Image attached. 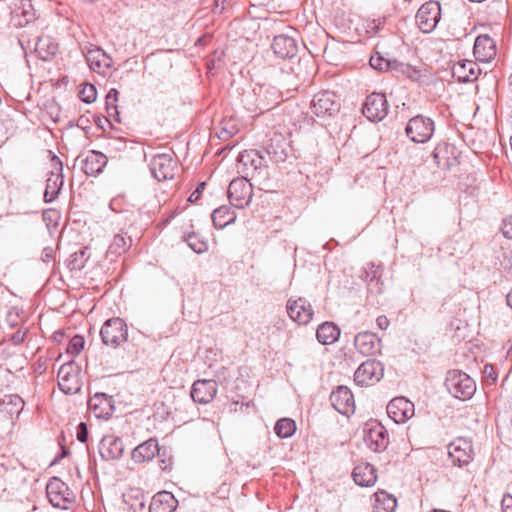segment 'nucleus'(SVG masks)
Returning a JSON list of instances; mask_svg holds the SVG:
<instances>
[{"instance_id": "obj_13", "label": "nucleus", "mask_w": 512, "mask_h": 512, "mask_svg": "<svg viewBox=\"0 0 512 512\" xmlns=\"http://www.w3.org/2000/svg\"><path fill=\"white\" fill-rule=\"evenodd\" d=\"M266 164L264 156L257 150H245L237 158V171L248 178Z\"/></svg>"}, {"instance_id": "obj_29", "label": "nucleus", "mask_w": 512, "mask_h": 512, "mask_svg": "<svg viewBox=\"0 0 512 512\" xmlns=\"http://www.w3.org/2000/svg\"><path fill=\"white\" fill-rule=\"evenodd\" d=\"M178 501L171 492L161 491L152 498L150 512H173L177 507Z\"/></svg>"}, {"instance_id": "obj_57", "label": "nucleus", "mask_w": 512, "mask_h": 512, "mask_svg": "<svg viewBox=\"0 0 512 512\" xmlns=\"http://www.w3.org/2000/svg\"><path fill=\"white\" fill-rule=\"evenodd\" d=\"M58 217H59V214L55 209H47L43 212V219L48 224L51 222L56 223Z\"/></svg>"}, {"instance_id": "obj_56", "label": "nucleus", "mask_w": 512, "mask_h": 512, "mask_svg": "<svg viewBox=\"0 0 512 512\" xmlns=\"http://www.w3.org/2000/svg\"><path fill=\"white\" fill-rule=\"evenodd\" d=\"M205 186H206L205 182L199 183L198 186L196 187V189L189 196L188 201L191 203L196 202L200 198L203 190L205 189Z\"/></svg>"}, {"instance_id": "obj_4", "label": "nucleus", "mask_w": 512, "mask_h": 512, "mask_svg": "<svg viewBox=\"0 0 512 512\" xmlns=\"http://www.w3.org/2000/svg\"><path fill=\"white\" fill-rule=\"evenodd\" d=\"M100 336L104 345L115 348L127 340V326L120 318L108 319L101 327Z\"/></svg>"}, {"instance_id": "obj_54", "label": "nucleus", "mask_w": 512, "mask_h": 512, "mask_svg": "<svg viewBox=\"0 0 512 512\" xmlns=\"http://www.w3.org/2000/svg\"><path fill=\"white\" fill-rule=\"evenodd\" d=\"M385 23V18L374 19L368 23L367 28L368 32H372L373 34H377Z\"/></svg>"}, {"instance_id": "obj_42", "label": "nucleus", "mask_w": 512, "mask_h": 512, "mask_svg": "<svg viewBox=\"0 0 512 512\" xmlns=\"http://www.w3.org/2000/svg\"><path fill=\"white\" fill-rule=\"evenodd\" d=\"M81 86L80 99L87 104L93 103L96 100V86L92 83H83Z\"/></svg>"}, {"instance_id": "obj_21", "label": "nucleus", "mask_w": 512, "mask_h": 512, "mask_svg": "<svg viewBox=\"0 0 512 512\" xmlns=\"http://www.w3.org/2000/svg\"><path fill=\"white\" fill-rule=\"evenodd\" d=\"M288 143L281 133L274 132L264 146V152L274 163L284 162L287 158Z\"/></svg>"}, {"instance_id": "obj_20", "label": "nucleus", "mask_w": 512, "mask_h": 512, "mask_svg": "<svg viewBox=\"0 0 512 512\" xmlns=\"http://www.w3.org/2000/svg\"><path fill=\"white\" fill-rule=\"evenodd\" d=\"M174 161L168 154L155 155L150 162V171L155 179L163 181L174 177Z\"/></svg>"}, {"instance_id": "obj_25", "label": "nucleus", "mask_w": 512, "mask_h": 512, "mask_svg": "<svg viewBox=\"0 0 512 512\" xmlns=\"http://www.w3.org/2000/svg\"><path fill=\"white\" fill-rule=\"evenodd\" d=\"M473 54L478 61L488 62L496 54L494 40L488 35H479L474 43Z\"/></svg>"}, {"instance_id": "obj_6", "label": "nucleus", "mask_w": 512, "mask_h": 512, "mask_svg": "<svg viewBox=\"0 0 512 512\" xmlns=\"http://www.w3.org/2000/svg\"><path fill=\"white\" fill-rule=\"evenodd\" d=\"M415 18L422 32H432L441 18V6L439 2L430 0L424 3L417 11Z\"/></svg>"}, {"instance_id": "obj_51", "label": "nucleus", "mask_w": 512, "mask_h": 512, "mask_svg": "<svg viewBox=\"0 0 512 512\" xmlns=\"http://www.w3.org/2000/svg\"><path fill=\"white\" fill-rule=\"evenodd\" d=\"M501 230L506 238L512 239V215L503 219Z\"/></svg>"}, {"instance_id": "obj_17", "label": "nucleus", "mask_w": 512, "mask_h": 512, "mask_svg": "<svg viewBox=\"0 0 512 512\" xmlns=\"http://www.w3.org/2000/svg\"><path fill=\"white\" fill-rule=\"evenodd\" d=\"M287 313L294 322L300 325H306L313 317V308L308 300L299 297L295 300H288Z\"/></svg>"}, {"instance_id": "obj_63", "label": "nucleus", "mask_w": 512, "mask_h": 512, "mask_svg": "<svg viewBox=\"0 0 512 512\" xmlns=\"http://www.w3.org/2000/svg\"><path fill=\"white\" fill-rule=\"evenodd\" d=\"M52 258H53V249L50 247L44 248L42 251V260L44 262H48Z\"/></svg>"}, {"instance_id": "obj_26", "label": "nucleus", "mask_w": 512, "mask_h": 512, "mask_svg": "<svg viewBox=\"0 0 512 512\" xmlns=\"http://www.w3.org/2000/svg\"><path fill=\"white\" fill-rule=\"evenodd\" d=\"M354 346L363 355H372L380 350V339L372 332H361L355 336Z\"/></svg>"}, {"instance_id": "obj_40", "label": "nucleus", "mask_w": 512, "mask_h": 512, "mask_svg": "<svg viewBox=\"0 0 512 512\" xmlns=\"http://www.w3.org/2000/svg\"><path fill=\"white\" fill-rule=\"evenodd\" d=\"M98 419H107L114 411V401L112 397L105 393L98 392Z\"/></svg>"}, {"instance_id": "obj_60", "label": "nucleus", "mask_w": 512, "mask_h": 512, "mask_svg": "<svg viewBox=\"0 0 512 512\" xmlns=\"http://www.w3.org/2000/svg\"><path fill=\"white\" fill-rule=\"evenodd\" d=\"M376 323L380 329L385 330L388 328L390 321L385 315H380L377 317Z\"/></svg>"}, {"instance_id": "obj_22", "label": "nucleus", "mask_w": 512, "mask_h": 512, "mask_svg": "<svg viewBox=\"0 0 512 512\" xmlns=\"http://www.w3.org/2000/svg\"><path fill=\"white\" fill-rule=\"evenodd\" d=\"M124 451L123 442L121 438L106 435L98 444V452L105 461L118 460Z\"/></svg>"}, {"instance_id": "obj_62", "label": "nucleus", "mask_w": 512, "mask_h": 512, "mask_svg": "<svg viewBox=\"0 0 512 512\" xmlns=\"http://www.w3.org/2000/svg\"><path fill=\"white\" fill-rule=\"evenodd\" d=\"M98 164H100L98 167V174H100L107 164V157L100 151H98Z\"/></svg>"}, {"instance_id": "obj_9", "label": "nucleus", "mask_w": 512, "mask_h": 512, "mask_svg": "<svg viewBox=\"0 0 512 512\" xmlns=\"http://www.w3.org/2000/svg\"><path fill=\"white\" fill-rule=\"evenodd\" d=\"M364 441L372 451L382 452L389 444L388 432L380 422L370 421L366 424Z\"/></svg>"}, {"instance_id": "obj_34", "label": "nucleus", "mask_w": 512, "mask_h": 512, "mask_svg": "<svg viewBox=\"0 0 512 512\" xmlns=\"http://www.w3.org/2000/svg\"><path fill=\"white\" fill-rule=\"evenodd\" d=\"M340 329L332 322H325L318 326L316 331L317 340L323 344H332L338 340Z\"/></svg>"}, {"instance_id": "obj_32", "label": "nucleus", "mask_w": 512, "mask_h": 512, "mask_svg": "<svg viewBox=\"0 0 512 512\" xmlns=\"http://www.w3.org/2000/svg\"><path fill=\"white\" fill-rule=\"evenodd\" d=\"M35 52L40 59L48 61L58 52V45L50 36L42 35L37 38Z\"/></svg>"}, {"instance_id": "obj_45", "label": "nucleus", "mask_w": 512, "mask_h": 512, "mask_svg": "<svg viewBox=\"0 0 512 512\" xmlns=\"http://www.w3.org/2000/svg\"><path fill=\"white\" fill-rule=\"evenodd\" d=\"M140 494L141 493L139 490H135V491L132 490L130 494L123 495L124 502L126 504H129L128 498H132V497L136 498V502H133V504H130V509H132L134 512H136L137 510H142L145 506L143 499L139 498Z\"/></svg>"}, {"instance_id": "obj_15", "label": "nucleus", "mask_w": 512, "mask_h": 512, "mask_svg": "<svg viewBox=\"0 0 512 512\" xmlns=\"http://www.w3.org/2000/svg\"><path fill=\"white\" fill-rule=\"evenodd\" d=\"M330 402L333 408L342 415L349 416L355 411L354 397L346 386H338L330 394Z\"/></svg>"}, {"instance_id": "obj_59", "label": "nucleus", "mask_w": 512, "mask_h": 512, "mask_svg": "<svg viewBox=\"0 0 512 512\" xmlns=\"http://www.w3.org/2000/svg\"><path fill=\"white\" fill-rule=\"evenodd\" d=\"M484 375L486 378L491 379L493 382H495L497 379V374L495 373L492 365H485Z\"/></svg>"}, {"instance_id": "obj_47", "label": "nucleus", "mask_w": 512, "mask_h": 512, "mask_svg": "<svg viewBox=\"0 0 512 512\" xmlns=\"http://www.w3.org/2000/svg\"><path fill=\"white\" fill-rule=\"evenodd\" d=\"M127 243L123 236L116 235L113 239L112 244L109 247V250L112 253L121 254L126 250Z\"/></svg>"}, {"instance_id": "obj_1", "label": "nucleus", "mask_w": 512, "mask_h": 512, "mask_svg": "<svg viewBox=\"0 0 512 512\" xmlns=\"http://www.w3.org/2000/svg\"><path fill=\"white\" fill-rule=\"evenodd\" d=\"M445 387L453 397L460 400L470 399L476 391L475 381L461 370L447 372Z\"/></svg>"}, {"instance_id": "obj_2", "label": "nucleus", "mask_w": 512, "mask_h": 512, "mask_svg": "<svg viewBox=\"0 0 512 512\" xmlns=\"http://www.w3.org/2000/svg\"><path fill=\"white\" fill-rule=\"evenodd\" d=\"M405 133L414 143H426L434 133V122L429 117L416 115L408 121Z\"/></svg>"}, {"instance_id": "obj_58", "label": "nucleus", "mask_w": 512, "mask_h": 512, "mask_svg": "<svg viewBox=\"0 0 512 512\" xmlns=\"http://www.w3.org/2000/svg\"><path fill=\"white\" fill-rule=\"evenodd\" d=\"M502 512H512V496L507 494L501 501Z\"/></svg>"}, {"instance_id": "obj_31", "label": "nucleus", "mask_w": 512, "mask_h": 512, "mask_svg": "<svg viewBox=\"0 0 512 512\" xmlns=\"http://www.w3.org/2000/svg\"><path fill=\"white\" fill-rule=\"evenodd\" d=\"M74 168H78L87 176H96V150H89L77 156Z\"/></svg>"}, {"instance_id": "obj_24", "label": "nucleus", "mask_w": 512, "mask_h": 512, "mask_svg": "<svg viewBox=\"0 0 512 512\" xmlns=\"http://www.w3.org/2000/svg\"><path fill=\"white\" fill-rule=\"evenodd\" d=\"M272 49L279 58H292L297 53V43L292 36L279 34L273 39Z\"/></svg>"}, {"instance_id": "obj_14", "label": "nucleus", "mask_w": 512, "mask_h": 512, "mask_svg": "<svg viewBox=\"0 0 512 512\" xmlns=\"http://www.w3.org/2000/svg\"><path fill=\"white\" fill-rule=\"evenodd\" d=\"M414 404L405 397H395L387 405V414L395 423H405L414 415Z\"/></svg>"}, {"instance_id": "obj_55", "label": "nucleus", "mask_w": 512, "mask_h": 512, "mask_svg": "<svg viewBox=\"0 0 512 512\" xmlns=\"http://www.w3.org/2000/svg\"><path fill=\"white\" fill-rule=\"evenodd\" d=\"M104 66L105 68H110L111 67V58L107 56V54L105 53V51H103L99 46H98V69L101 67V66Z\"/></svg>"}, {"instance_id": "obj_18", "label": "nucleus", "mask_w": 512, "mask_h": 512, "mask_svg": "<svg viewBox=\"0 0 512 512\" xmlns=\"http://www.w3.org/2000/svg\"><path fill=\"white\" fill-rule=\"evenodd\" d=\"M256 96L255 107L253 111L264 113L275 108L281 102L280 92L274 87H259L254 90Z\"/></svg>"}, {"instance_id": "obj_5", "label": "nucleus", "mask_w": 512, "mask_h": 512, "mask_svg": "<svg viewBox=\"0 0 512 512\" xmlns=\"http://www.w3.org/2000/svg\"><path fill=\"white\" fill-rule=\"evenodd\" d=\"M383 375V364L375 359H369L357 368L354 373V381L359 386H369L380 381Z\"/></svg>"}, {"instance_id": "obj_64", "label": "nucleus", "mask_w": 512, "mask_h": 512, "mask_svg": "<svg viewBox=\"0 0 512 512\" xmlns=\"http://www.w3.org/2000/svg\"><path fill=\"white\" fill-rule=\"evenodd\" d=\"M86 121H88V119L84 118L83 116L78 120V126L82 127L83 130H85L86 134H89V131L91 129V127H87L85 126L84 124H86Z\"/></svg>"}, {"instance_id": "obj_46", "label": "nucleus", "mask_w": 512, "mask_h": 512, "mask_svg": "<svg viewBox=\"0 0 512 512\" xmlns=\"http://www.w3.org/2000/svg\"><path fill=\"white\" fill-rule=\"evenodd\" d=\"M3 403L11 404L14 406V410H10L9 413H17L19 414L20 411L23 409L24 401L23 399L18 395H9L4 400Z\"/></svg>"}, {"instance_id": "obj_41", "label": "nucleus", "mask_w": 512, "mask_h": 512, "mask_svg": "<svg viewBox=\"0 0 512 512\" xmlns=\"http://www.w3.org/2000/svg\"><path fill=\"white\" fill-rule=\"evenodd\" d=\"M117 101H118V91L116 89H111L105 98V106L108 117L114 118L115 120L118 117L117 110Z\"/></svg>"}, {"instance_id": "obj_12", "label": "nucleus", "mask_w": 512, "mask_h": 512, "mask_svg": "<svg viewBox=\"0 0 512 512\" xmlns=\"http://www.w3.org/2000/svg\"><path fill=\"white\" fill-rule=\"evenodd\" d=\"M51 162L54 169L48 174L46 180V188L44 192V202L46 203H51L58 197L64 184L62 162L55 155L52 157Z\"/></svg>"}, {"instance_id": "obj_8", "label": "nucleus", "mask_w": 512, "mask_h": 512, "mask_svg": "<svg viewBox=\"0 0 512 512\" xmlns=\"http://www.w3.org/2000/svg\"><path fill=\"white\" fill-rule=\"evenodd\" d=\"M310 109L318 117L333 116L340 110V103L335 93L322 91L314 95Z\"/></svg>"}, {"instance_id": "obj_23", "label": "nucleus", "mask_w": 512, "mask_h": 512, "mask_svg": "<svg viewBox=\"0 0 512 512\" xmlns=\"http://www.w3.org/2000/svg\"><path fill=\"white\" fill-rule=\"evenodd\" d=\"M480 72L478 64L472 60L459 61L452 68V76L460 83L477 80Z\"/></svg>"}, {"instance_id": "obj_38", "label": "nucleus", "mask_w": 512, "mask_h": 512, "mask_svg": "<svg viewBox=\"0 0 512 512\" xmlns=\"http://www.w3.org/2000/svg\"><path fill=\"white\" fill-rule=\"evenodd\" d=\"M274 431L279 438H289L295 433L296 424L290 418H282L276 422Z\"/></svg>"}, {"instance_id": "obj_30", "label": "nucleus", "mask_w": 512, "mask_h": 512, "mask_svg": "<svg viewBox=\"0 0 512 512\" xmlns=\"http://www.w3.org/2000/svg\"><path fill=\"white\" fill-rule=\"evenodd\" d=\"M159 452L158 442L155 439H149L138 445L132 451V460L142 463L153 459Z\"/></svg>"}, {"instance_id": "obj_3", "label": "nucleus", "mask_w": 512, "mask_h": 512, "mask_svg": "<svg viewBox=\"0 0 512 512\" xmlns=\"http://www.w3.org/2000/svg\"><path fill=\"white\" fill-rule=\"evenodd\" d=\"M253 188L248 178L241 176L233 179L228 187V198L231 205L238 209L248 206L252 200Z\"/></svg>"}, {"instance_id": "obj_7", "label": "nucleus", "mask_w": 512, "mask_h": 512, "mask_svg": "<svg viewBox=\"0 0 512 512\" xmlns=\"http://www.w3.org/2000/svg\"><path fill=\"white\" fill-rule=\"evenodd\" d=\"M389 111V104L383 93L373 92L367 96L363 108V115L372 122L383 120Z\"/></svg>"}, {"instance_id": "obj_61", "label": "nucleus", "mask_w": 512, "mask_h": 512, "mask_svg": "<svg viewBox=\"0 0 512 512\" xmlns=\"http://www.w3.org/2000/svg\"><path fill=\"white\" fill-rule=\"evenodd\" d=\"M233 135H234V130L233 129L229 130L226 127H222L220 132H219V134H218V137L221 140H228Z\"/></svg>"}, {"instance_id": "obj_39", "label": "nucleus", "mask_w": 512, "mask_h": 512, "mask_svg": "<svg viewBox=\"0 0 512 512\" xmlns=\"http://www.w3.org/2000/svg\"><path fill=\"white\" fill-rule=\"evenodd\" d=\"M90 257V248L84 247L70 256V270H82Z\"/></svg>"}, {"instance_id": "obj_44", "label": "nucleus", "mask_w": 512, "mask_h": 512, "mask_svg": "<svg viewBox=\"0 0 512 512\" xmlns=\"http://www.w3.org/2000/svg\"><path fill=\"white\" fill-rule=\"evenodd\" d=\"M85 340L82 335L76 334L69 339L66 351L71 355L79 354L84 348Z\"/></svg>"}, {"instance_id": "obj_27", "label": "nucleus", "mask_w": 512, "mask_h": 512, "mask_svg": "<svg viewBox=\"0 0 512 512\" xmlns=\"http://www.w3.org/2000/svg\"><path fill=\"white\" fill-rule=\"evenodd\" d=\"M432 157L439 168H449L456 161V148L448 143H439L433 150Z\"/></svg>"}, {"instance_id": "obj_28", "label": "nucleus", "mask_w": 512, "mask_h": 512, "mask_svg": "<svg viewBox=\"0 0 512 512\" xmlns=\"http://www.w3.org/2000/svg\"><path fill=\"white\" fill-rule=\"evenodd\" d=\"M352 476L355 483L362 487L373 486L377 480L375 467L367 462L355 466Z\"/></svg>"}, {"instance_id": "obj_50", "label": "nucleus", "mask_w": 512, "mask_h": 512, "mask_svg": "<svg viewBox=\"0 0 512 512\" xmlns=\"http://www.w3.org/2000/svg\"><path fill=\"white\" fill-rule=\"evenodd\" d=\"M22 15L25 17L27 23L34 19L33 7L30 0L22 2Z\"/></svg>"}, {"instance_id": "obj_43", "label": "nucleus", "mask_w": 512, "mask_h": 512, "mask_svg": "<svg viewBox=\"0 0 512 512\" xmlns=\"http://www.w3.org/2000/svg\"><path fill=\"white\" fill-rule=\"evenodd\" d=\"M364 272V280L368 283L369 286L373 282H376V284H378V281L382 274L380 266H376L374 263H368L367 267H365L364 269Z\"/></svg>"}, {"instance_id": "obj_49", "label": "nucleus", "mask_w": 512, "mask_h": 512, "mask_svg": "<svg viewBox=\"0 0 512 512\" xmlns=\"http://www.w3.org/2000/svg\"><path fill=\"white\" fill-rule=\"evenodd\" d=\"M88 428L85 422H80L77 426L76 437L81 443H85L88 439Z\"/></svg>"}, {"instance_id": "obj_33", "label": "nucleus", "mask_w": 512, "mask_h": 512, "mask_svg": "<svg viewBox=\"0 0 512 512\" xmlns=\"http://www.w3.org/2000/svg\"><path fill=\"white\" fill-rule=\"evenodd\" d=\"M212 221L216 229H223L236 220V213L228 206H220L212 212Z\"/></svg>"}, {"instance_id": "obj_53", "label": "nucleus", "mask_w": 512, "mask_h": 512, "mask_svg": "<svg viewBox=\"0 0 512 512\" xmlns=\"http://www.w3.org/2000/svg\"><path fill=\"white\" fill-rule=\"evenodd\" d=\"M397 70H400L402 73L407 74V76L411 79H417L419 77V72L407 64L399 62Z\"/></svg>"}, {"instance_id": "obj_52", "label": "nucleus", "mask_w": 512, "mask_h": 512, "mask_svg": "<svg viewBox=\"0 0 512 512\" xmlns=\"http://www.w3.org/2000/svg\"><path fill=\"white\" fill-rule=\"evenodd\" d=\"M234 0H215L213 6L214 14H221L227 7L231 6Z\"/></svg>"}, {"instance_id": "obj_10", "label": "nucleus", "mask_w": 512, "mask_h": 512, "mask_svg": "<svg viewBox=\"0 0 512 512\" xmlns=\"http://www.w3.org/2000/svg\"><path fill=\"white\" fill-rule=\"evenodd\" d=\"M59 389L68 395L80 391L81 383L78 376V367L73 362L63 364L57 374Z\"/></svg>"}, {"instance_id": "obj_36", "label": "nucleus", "mask_w": 512, "mask_h": 512, "mask_svg": "<svg viewBox=\"0 0 512 512\" xmlns=\"http://www.w3.org/2000/svg\"><path fill=\"white\" fill-rule=\"evenodd\" d=\"M183 241L197 254H202L208 250L207 241L196 232H190L183 235Z\"/></svg>"}, {"instance_id": "obj_11", "label": "nucleus", "mask_w": 512, "mask_h": 512, "mask_svg": "<svg viewBox=\"0 0 512 512\" xmlns=\"http://www.w3.org/2000/svg\"><path fill=\"white\" fill-rule=\"evenodd\" d=\"M49 502L56 508L67 509L72 502V493L67 485L57 477L49 480L46 486Z\"/></svg>"}, {"instance_id": "obj_19", "label": "nucleus", "mask_w": 512, "mask_h": 512, "mask_svg": "<svg viewBox=\"0 0 512 512\" xmlns=\"http://www.w3.org/2000/svg\"><path fill=\"white\" fill-rule=\"evenodd\" d=\"M472 444L470 441L458 438L448 446V454L454 465L463 467L472 460Z\"/></svg>"}, {"instance_id": "obj_48", "label": "nucleus", "mask_w": 512, "mask_h": 512, "mask_svg": "<svg viewBox=\"0 0 512 512\" xmlns=\"http://www.w3.org/2000/svg\"><path fill=\"white\" fill-rule=\"evenodd\" d=\"M92 44H90L89 46H84L82 48V52L86 58V61H87V64L88 66L90 67V69L92 71H95V66H96V55H95V50L92 48Z\"/></svg>"}, {"instance_id": "obj_16", "label": "nucleus", "mask_w": 512, "mask_h": 512, "mask_svg": "<svg viewBox=\"0 0 512 512\" xmlns=\"http://www.w3.org/2000/svg\"><path fill=\"white\" fill-rule=\"evenodd\" d=\"M218 385L212 379H199L192 385L190 396L192 400L200 404L210 403L217 394Z\"/></svg>"}, {"instance_id": "obj_35", "label": "nucleus", "mask_w": 512, "mask_h": 512, "mask_svg": "<svg viewBox=\"0 0 512 512\" xmlns=\"http://www.w3.org/2000/svg\"><path fill=\"white\" fill-rule=\"evenodd\" d=\"M397 507L396 498L385 491L375 493L374 512H393Z\"/></svg>"}, {"instance_id": "obj_37", "label": "nucleus", "mask_w": 512, "mask_h": 512, "mask_svg": "<svg viewBox=\"0 0 512 512\" xmlns=\"http://www.w3.org/2000/svg\"><path fill=\"white\" fill-rule=\"evenodd\" d=\"M370 66L376 70H379V71H387V70H397L398 69V65H399V61H397L396 59L394 60H389V59H386L384 58L382 55H380L379 53H376L375 55H372L370 57Z\"/></svg>"}]
</instances>
